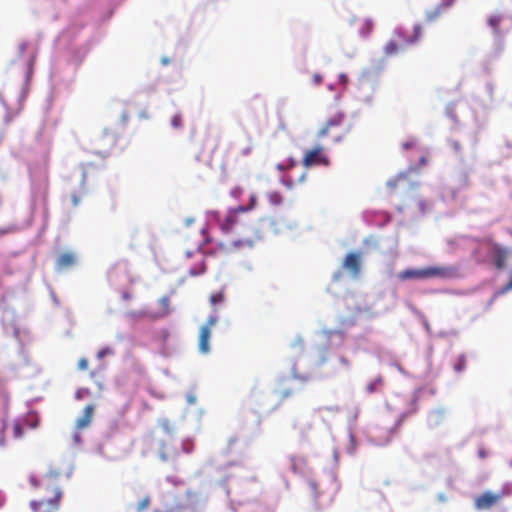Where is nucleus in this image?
<instances>
[{"instance_id":"nucleus-2","label":"nucleus","mask_w":512,"mask_h":512,"mask_svg":"<svg viewBox=\"0 0 512 512\" xmlns=\"http://www.w3.org/2000/svg\"><path fill=\"white\" fill-rule=\"evenodd\" d=\"M61 478L62 471L54 467L49 468L40 480L35 476L29 478L30 484L38 490L41 497L30 502L33 512H55L59 509L62 498Z\"/></svg>"},{"instance_id":"nucleus-28","label":"nucleus","mask_w":512,"mask_h":512,"mask_svg":"<svg viewBox=\"0 0 512 512\" xmlns=\"http://www.w3.org/2000/svg\"><path fill=\"white\" fill-rule=\"evenodd\" d=\"M78 369L80 370H86L88 368V360L86 358H81L78 361Z\"/></svg>"},{"instance_id":"nucleus-14","label":"nucleus","mask_w":512,"mask_h":512,"mask_svg":"<svg viewBox=\"0 0 512 512\" xmlns=\"http://www.w3.org/2000/svg\"><path fill=\"white\" fill-rule=\"evenodd\" d=\"M502 21H503V16L501 14L491 15L487 19L488 25L493 30V33L496 37L501 36L500 24Z\"/></svg>"},{"instance_id":"nucleus-39","label":"nucleus","mask_w":512,"mask_h":512,"mask_svg":"<svg viewBox=\"0 0 512 512\" xmlns=\"http://www.w3.org/2000/svg\"><path fill=\"white\" fill-rule=\"evenodd\" d=\"M205 140H208V141H209V140H212L213 142H217V139H216L215 137L210 136V135H207V136L205 137Z\"/></svg>"},{"instance_id":"nucleus-3","label":"nucleus","mask_w":512,"mask_h":512,"mask_svg":"<svg viewBox=\"0 0 512 512\" xmlns=\"http://www.w3.org/2000/svg\"><path fill=\"white\" fill-rule=\"evenodd\" d=\"M459 276V268L457 266H430L421 269L409 268L397 274V278L401 281L430 278L453 279Z\"/></svg>"},{"instance_id":"nucleus-18","label":"nucleus","mask_w":512,"mask_h":512,"mask_svg":"<svg viewBox=\"0 0 512 512\" xmlns=\"http://www.w3.org/2000/svg\"><path fill=\"white\" fill-rule=\"evenodd\" d=\"M360 22L363 26V28L360 30L362 35H367L373 30L374 25L370 19H362Z\"/></svg>"},{"instance_id":"nucleus-43","label":"nucleus","mask_w":512,"mask_h":512,"mask_svg":"<svg viewBox=\"0 0 512 512\" xmlns=\"http://www.w3.org/2000/svg\"><path fill=\"white\" fill-rule=\"evenodd\" d=\"M404 148H405V149L410 148V144H408V143H407V144H405V145H404Z\"/></svg>"},{"instance_id":"nucleus-8","label":"nucleus","mask_w":512,"mask_h":512,"mask_svg":"<svg viewBox=\"0 0 512 512\" xmlns=\"http://www.w3.org/2000/svg\"><path fill=\"white\" fill-rule=\"evenodd\" d=\"M423 35V27L421 24L413 26V34L408 36L401 28L396 29L393 33L394 39L403 47L405 45H413L417 43Z\"/></svg>"},{"instance_id":"nucleus-5","label":"nucleus","mask_w":512,"mask_h":512,"mask_svg":"<svg viewBox=\"0 0 512 512\" xmlns=\"http://www.w3.org/2000/svg\"><path fill=\"white\" fill-rule=\"evenodd\" d=\"M512 495V486L505 484L497 492L486 490L474 498V507L477 510H489L496 506L503 498Z\"/></svg>"},{"instance_id":"nucleus-17","label":"nucleus","mask_w":512,"mask_h":512,"mask_svg":"<svg viewBox=\"0 0 512 512\" xmlns=\"http://www.w3.org/2000/svg\"><path fill=\"white\" fill-rule=\"evenodd\" d=\"M443 9L439 6H437L434 10H431V11H427L426 12V21L427 22H433L435 21L442 13H443Z\"/></svg>"},{"instance_id":"nucleus-11","label":"nucleus","mask_w":512,"mask_h":512,"mask_svg":"<svg viewBox=\"0 0 512 512\" xmlns=\"http://www.w3.org/2000/svg\"><path fill=\"white\" fill-rule=\"evenodd\" d=\"M186 255L187 257H191V256H194L196 258V261H197V264L195 266V268H191L189 270V274L192 275V276H198V275H201L205 272L206 270V266H205V263H204V255L203 253L200 251V248L199 246H197L195 248L194 251H188L186 252Z\"/></svg>"},{"instance_id":"nucleus-32","label":"nucleus","mask_w":512,"mask_h":512,"mask_svg":"<svg viewBox=\"0 0 512 512\" xmlns=\"http://www.w3.org/2000/svg\"><path fill=\"white\" fill-rule=\"evenodd\" d=\"M165 444L162 445V449H161V452H160V457L162 460L166 461L168 460V458L170 457L169 453H167L165 450Z\"/></svg>"},{"instance_id":"nucleus-31","label":"nucleus","mask_w":512,"mask_h":512,"mask_svg":"<svg viewBox=\"0 0 512 512\" xmlns=\"http://www.w3.org/2000/svg\"><path fill=\"white\" fill-rule=\"evenodd\" d=\"M255 203H256V197H255V195H251L249 206L246 207V212L253 209L255 207ZM243 207L245 208V206H243Z\"/></svg>"},{"instance_id":"nucleus-33","label":"nucleus","mask_w":512,"mask_h":512,"mask_svg":"<svg viewBox=\"0 0 512 512\" xmlns=\"http://www.w3.org/2000/svg\"><path fill=\"white\" fill-rule=\"evenodd\" d=\"M72 204L77 206L80 203V196L78 194H73L71 196Z\"/></svg>"},{"instance_id":"nucleus-42","label":"nucleus","mask_w":512,"mask_h":512,"mask_svg":"<svg viewBox=\"0 0 512 512\" xmlns=\"http://www.w3.org/2000/svg\"><path fill=\"white\" fill-rule=\"evenodd\" d=\"M341 362L344 363V364L348 363L347 359H345V358H341Z\"/></svg>"},{"instance_id":"nucleus-19","label":"nucleus","mask_w":512,"mask_h":512,"mask_svg":"<svg viewBox=\"0 0 512 512\" xmlns=\"http://www.w3.org/2000/svg\"><path fill=\"white\" fill-rule=\"evenodd\" d=\"M150 504H151V497L145 496L137 503V506H136L137 512H143L150 506Z\"/></svg>"},{"instance_id":"nucleus-22","label":"nucleus","mask_w":512,"mask_h":512,"mask_svg":"<svg viewBox=\"0 0 512 512\" xmlns=\"http://www.w3.org/2000/svg\"><path fill=\"white\" fill-rule=\"evenodd\" d=\"M466 367V358L465 356L461 355L457 358L455 364H454V370L456 372H462Z\"/></svg>"},{"instance_id":"nucleus-34","label":"nucleus","mask_w":512,"mask_h":512,"mask_svg":"<svg viewBox=\"0 0 512 512\" xmlns=\"http://www.w3.org/2000/svg\"><path fill=\"white\" fill-rule=\"evenodd\" d=\"M293 165H294V163H293V161H291V162H290V164H289L288 166H285V165H283V164H278V165L276 166V168H277L278 170H280V171H284V170H286L288 167H292Z\"/></svg>"},{"instance_id":"nucleus-37","label":"nucleus","mask_w":512,"mask_h":512,"mask_svg":"<svg viewBox=\"0 0 512 512\" xmlns=\"http://www.w3.org/2000/svg\"><path fill=\"white\" fill-rule=\"evenodd\" d=\"M478 455H479L480 458H485L486 457V452L483 449H481V450L478 451Z\"/></svg>"},{"instance_id":"nucleus-16","label":"nucleus","mask_w":512,"mask_h":512,"mask_svg":"<svg viewBox=\"0 0 512 512\" xmlns=\"http://www.w3.org/2000/svg\"><path fill=\"white\" fill-rule=\"evenodd\" d=\"M383 385V378L381 376H378L377 378L373 379L368 385L366 386V390L368 393H374L377 392Z\"/></svg>"},{"instance_id":"nucleus-6","label":"nucleus","mask_w":512,"mask_h":512,"mask_svg":"<svg viewBox=\"0 0 512 512\" xmlns=\"http://www.w3.org/2000/svg\"><path fill=\"white\" fill-rule=\"evenodd\" d=\"M302 164L307 168L318 165L328 166L330 160L328 156L324 154L323 147L318 145L305 151Z\"/></svg>"},{"instance_id":"nucleus-38","label":"nucleus","mask_w":512,"mask_h":512,"mask_svg":"<svg viewBox=\"0 0 512 512\" xmlns=\"http://www.w3.org/2000/svg\"><path fill=\"white\" fill-rule=\"evenodd\" d=\"M309 485L314 492L317 491V484L315 482H310Z\"/></svg>"},{"instance_id":"nucleus-12","label":"nucleus","mask_w":512,"mask_h":512,"mask_svg":"<svg viewBox=\"0 0 512 512\" xmlns=\"http://www.w3.org/2000/svg\"><path fill=\"white\" fill-rule=\"evenodd\" d=\"M95 406L93 404H88L84 410L83 414L76 419L75 427L77 430H83L90 426L93 420Z\"/></svg>"},{"instance_id":"nucleus-26","label":"nucleus","mask_w":512,"mask_h":512,"mask_svg":"<svg viewBox=\"0 0 512 512\" xmlns=\"http://www.w3.org/2000/svg\"><path fill=\"white\" fill-rule=\"evenodd\" d=\"M26 424L28 427L34 429L38 427L39 420L36 416L32 415L29 418L26 419Z\"/></svg>"},{"instance_id":"nucleus-35","label":"nucleus","mask_w":512,"mask_h":512,"mask_svg":"<svg viewBox=\"0 0 512 512\" xmlns=\"http://www.w3.org/2000/svg\"><path fill=\"white\" fill-rule=\"evenodd\" d=\"M48 187H49V183H48V180L46 179L45 180V183H44V187H43V197L46 198L47 197V194H48Z\"/></svg>"},{"instance_id":"nucleus-41","label":"nucleus","mask_w":512,"mask_h":512,"mask_svg":"<svg viewBox=\"0 0 512 512\" xmlns=\"http://www.w3.org/2000/svg\"><path fill=\"white\" fill-rule=\"evenodd\" d=\"M20 49H21V51H24L26 49V44L25 43L21 44Z\"/></svg>"},{"instance_id":"nucleus-30","label":"nucleus","mask_w":512,"mask_h":512,"mask_svg":"<svg viewBox=\"0 0 512 512\" xmlns=\"http://www.w3.org/2000/svg\"><path fill=\"white\" fill-rule=\"evenodd\" d=\"M108 354H113V350L111 348H109V347H106V348L101 349L98 352V357L102 358V357H104L105 355H108Z\"/></svg>"},{"instance_id":"nucleus-40","label":"nucleus","mask_w":512,"mask_h":512,"mask_svg":"<svg viewBox=\"0 0 512 512\" xmlns=\"http://www.w3.org/2000/svg\"><path fill=\"white\" fill-rule=\"evenodd\" d=\"M5 445V439L3 436H0V446H4Z\"/></svg>"},{"instance_id":"nucleus-15","label":"nucleus","mask_w":512,"mask_h":512,"mask_svg":"<svg viewBox=\"0 0 512 512\" xmlns=\"http://www.w3.org/2000/svg\"><path fill=\"white\" fill-rule=\"evenodd\" d=\"M401 49L402 46L395 39L388 41L383 47L384 54L388 57L398 54Z\"/></svg>"},{"instance_id":"nucleus-10","label":"nucleus","mask_w":512,"mask_h":512,"mask_svg":"<svg viewBox=\"0 0 512 512\" xmlns=\"http://www.w3.org/2000/svg\"><path fill=\"white\" fill-rule=\"evenodd\" d=\"M77 260V255L74 252L66 251L57 257L55 268L58 272H63L74 267Z\"/></svg>"},{"instance_id":"nucleus-7","label":"nucleus","mask_w":512,"mask_h":512,"mask_svg":"<svg viewBox=\"0 0 512 512\" xmlns=\"http://www.w3.org/2000/svg\"><path fill=\"white\" fill-rule=\"evenodd\" d=\"M217 318L210 316L206 323L200 328L198 338V349L202 354H208L210 352L209 341L211 338V328L216 325Z\"/></svg>"},{"instance_id":"nucleus-13","label":"nucleus","mask_w":512,"mask_h":512,"mask_svg":"<svg viewBox=\"0 0 512 512\" xmlns=\"http://www.w3.org/2000/svg\"><path fill=\"white\" fill-rule=\"evenodd\" d=\"M491 257L494 265L498 269H502L505 266L507 252L505 249L501 248L499 245L494 244L491 250Z\"/></svg>"},{"instance_id":"nucleus-4","label":"nucleus","mask_w":512,"mask_h":512,"mask_svg":"<svg viewBox=\"0 0 512 512\" xmlns=\"http://www.w3.org/2000/svg\"><path fill=\"white\" fill-rule=\"evenodd\" d=\"M351 129L346 115L336 112L331 115L317 132L318 138L330 137L333 142H341L345 139Z\"/></svg>"},{"instance_id":"nucleus-20","label":"nucleus","mask_w":512,"mask_h":512,"mask_svg":"<svg viewBox=\"0 0 512 512\" xmlns=\"http://www.w3.org/2000/svg\"><path fill=\"white\" fill-rule=\"evenodd\" d=\"M268 200L273 205H279L282 202V196L279 192L273 191L268 193Z\"/></svg>"},{"instance_id":"nucleus-21","label":"nucleus","mask_w":512,"mask_h":512,"mask_svg":"<svg viewBox=\"0 0 512 512\" xmlns=\"http://www.w3.org/2000/svg\"><path fill=\"white\" fill-rule=\"evenodd\" d=\"M171 125L175 129H179L183 126V117L180 113H176L172 116Z\"/></svg>"},{"instance_id":"nucleus-24","label":"nucleus","mask_w":512,"mask_h":512,"mask_svg":"<svg viewBox=\"0 0 512 512\" xmlns=\"http://www.w3.org/2000/svg\"><path fill=\"white\" fill-rule=\"evenodd\" d=\"M12 429L15 438H21L23 436V429L18 422L13 423Z\"/></svg>"},{"instance_id":"nucleus-27","label":"nucleus","mask_w":512,"mask_h":512,"mask_svg":"<svg viewBox=\"0 0 512 512\" xmlns=\"http://www.w3.org/2000/svg\"><path fill=\"white\" fill-rule=\"evenodd\" d=\"M455 1L456 0H441V3L438 6L443 10H446L450 8L455 3Z\"/></svg>"},{"instance_id":"nucleus-1","label":"nucleus","mask_w":512,"mask_h":512,"mask_svg":"<svg viewBox=\"0 0 512 512\" xmlns=\"http://www.w3.org/2000/svg\"><path fill=\"white\" fill-rule=\"evenodd\" d=\"M220 229L225 234L234 235L227 243L220 244L223 250L231 251L253 246L255 227L252 220L246 215V208L243 206L231 210L220 222Z\"/></svg>"},{"instance_id":"nucleus-23","label":"nucleus","mask_w":512,"mask_h":512,"mask_svg":"<svg viewBox=\"0 0 512 512\" xmlns=\"http://www.w3.org/2000/svg\"><path fill=\"white\" fill-rule=\"evenodd\" d=\"M223 301H224V293H223V291H219V292L213 293L210 296V303L212 305H217L219 303H222Z\"/></svg>"},{"instance_id":"nucleus-29","label":"nucleus","mask_w":512,"mask_h":512,"mask_svg":"<svg viewBox=\"0 0 512 512\" xmlns=\"http://www.w3.org/2000/svg\"><path fill=\"white\" fill-rule=\"evenodd\" d=\"M323 81V78H322V75L319 74V73H315L313 76H312V82L314 85H320Z\"/></svg>"},{"instance_id":"nucleus-25","label":"nucleus","mask_w":512,"mask_h":512,"mask_svg":"<svg viewBox=\"0 0 512 512\" xmlns=\"http://www.w3.org/2000/svg\"><path fill=\"white\" fill-rule=\"evenodd\" d=\"M248 145L240 150L241 155H248L254 148V143L251 137L248 138Z\"/></svg>"},{"instance_id":"nucleus-9","label":"nucleus","mask_w":512,"mask_h":512,"mask_svg":"<svg viewBox=\"0 0 512 512\" xmlns=\"http://www.w3.org/2000/svg\"><path fill=\"white\" fill-rule=\"evenodd\" d=\"M342 267L348 270L352 277H358L361 270V253H348L343 261Z\"/></svg>"},{"instance_id":"nucleus-36","label":"nucleus","mask_w":512,"mask_h":512,"mask_svg":"<svg viewBox=\"0 0 512 512\" xmlns=\"http://www.w3.org/2000/svg\"><path fill=\"white\" fill-rule=\"evenodd\" d=\"M4 273L6 275H13L14 271L9 267V265H5L4 267Z\"/></svg>"}]
</instances>
